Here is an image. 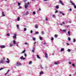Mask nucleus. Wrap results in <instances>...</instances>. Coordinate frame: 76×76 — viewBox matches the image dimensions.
<instances>
[{"instance_id": "338daca9", "label": "nucleus", "mask_w": 76, "mask_h": 76, "mask_svg": "<svg viewBox=\"0 0 76 76\" xmlns=\"http://www.w3.org/2000/svg\"><path fill=\"white\" fill-rule=\"evenodd\" d=\"M69 26H66V27H67V28H69Z\"/></svg>"}, {"instance_id": "5701e85b", "label": "nucleus", "mask_w": 76, "mask_h": 76, "mask_svg": "<svg viewBox=\"0 0 76 76\" xmlns=\"http://www.w3.org/2000/svg\"><path fill=\"white\" fill-rule=\"evenodd\" d=\"M56 9H58L59 8V7L57 5L56 6Z\"/></svg>"}, {"instance_id": "49530a36", "label": "nucleus", "mask_w": 76, "mask_h": 76, "mask_svg": "<svg viewBox=\"0 0 76 76\" xmlns=\"http://www.w3.org/2000/svg\"><path fill=\"white\" fill-rule=\"evenodd\" d=\"M33 14L34 15H35V12H33Z\"/></svg>"}, {"instance_id": "680f3d73", "label": "nucleus", "mask_w": 76, "mask_h": 76, "mask_svg": "<svg viewBox=\"0 0 76 76\" xmlns=\"http://www.w3.org/2000/svg\"><path fill=\"white\" fill-rule=\"evenodd\" d=\"M66 45H69V44L68 43H66Z\"/></svg>"}, {"instance_id": "72a5a7b5", "label": "nucleus", "mask_w": 76, "mask_h": 76, "mask_svg": "<svg viewBox=\"0 0 76 76\" xmlns=\"http://www.w3.org/2000/svg\"><path fill=\"white\" fill-rule=\"evenodd\" d=\"M58 35H57V34H55V37H56V38H57V37H58Z\"/></svg>"}, {"instance_id": "4468645a", "label": "nucleus", "mask_w": 76, "mask_h": 76, "mask_svg": "<svg viewBox=\"0 0 76 76\" xmlns=\"http://www.w3.org/2000/svg\"><path fill=\"white\" fill-rule=\"evenodd\" d=\"M37 58H39V59H41V58L39 57V55H37Z\"/></svg>"}, {"instance_id": "412c9836", "label": "nucleus", "mask_w": 76, "mask_h": 76, "mask_svg": "<svg viewBox=\"0 0 76 76\" xmlns=\"http://www.w3.org/2000/svg\"><path fill=\"white\" fill-rule=\"evenodd\" d=\"M43 74V72L42 71L40 72L39 73V75H42Z\"/></svg>"}, {"instance_id": "f03ea898", "label": "nucleus", "mask_w": 76, "mask_h": 76, "mask_svg": "<svg viewBox=\"0 0 76 76\" xmlns=\"http://www.w3.org/2000/svg\"><path fill=\"white\" fill-rule=\"evenodd\" d=\"M13 42L14 44H15L16 45V44H19L20 42H16L15 40H13Z\"/></svg>"}, {"instance_id": "393cba45", "label": "nucleus", "mask_w": 76, "mask_h": 76, "mask_svg": "<svg viewBox=\"0 0 76 76\" xmlns=\"http://www.w3.org/2000/svg\"><path fill=\"white\" fill-rule=\"evenodd\" d=\"M39 34V32H36L35 33V34H34V35H35V34Z\"/></svg>"}, {"instance_id": "6ab92c4d", "label": "nucleus", "mask_w": 76, "mask_h": 76, "mask_svg": "<svg viewBox=\"0 0 76 76\" xmlns=\"http://www.w3.org/2000/svg\"><path fill=\"white\" fill-rule=\"evenodd\" d=\"M68 41H70V40H71V39L70 38V37H68Z\"/></svg>"}, {"instance_id": "e433bc0d", "label": "nucleus", "mask_w": 76, "mask_h": 76, "mask_svg": "<svg viewBox=\"0 0 76 76\" xmlns=\"http://www.w3.org/2000/svg\"><path fill=\"white\" fill-rule=\"evenodd\" d=\"M53 18H56V15H53Z\"/></svg>"}, {"instance_id": "2f4dec72", "label": "nucleus", "mask_w": 76, "mask_h": 76, "mask_svg": "<svg viewBox=\"0 0 76 76\" xmlns=\"http://www.w3.org/2000/svg\"><path fill=\"white\" fill-rule=\"evenodd\" d=\"M14 36H17V34H16V33H15L14 34Z\"/></svg>"}, {"instance_id": "79ce46f5", "label": "nucleus", "mask_w": 76, "mask_h": 76, "mask_svg": "<svg viewBox=\"0 0 76 76\" xmlns=\"http://www.w3.org/2000/svg\"><path fill=\"white\" fill-rule=\"evenodd\" d=\"M18 6H20V3L18 2Z\"/></svg>"}, {"instance_id": "c03bdc74", "label": "nucleus", "mask_w": 76, "mask_h": 76, "mask_svg": "<svg viewBox=\"0 0 76 76\" xmlns=\"http://www.w3.org/2000/svg\"><path fill=\"white\" fill-rule=\"evenodd\" d=\"M3 69H4V68H2L0 69V70H3Z\"/></svg>"}, {"instance_id": "0e129e2a", "label": "nucleus", "mask_w": 76, "mask_h": 76, "mask_svg": "<svg viewBox=\"0 0 76 76\" xmlns=\"http://www.w3.org/2000/svg\"><path fill=\"white\" fill-rule=\"evenodd\" d=\"M45 20H48V19L47 18H46Z\"/></svg>"}, {"instance_id": "bb28decb", "label": "nucleus", "mask_w": 76, "mask_h": 76, "mask_svg": "<svg viewBox=\"0 0 76 76\" xmlns=\"http://www.w3.org/2000/svg\"><path fill=\"white\" fill-rule=\"evenodd\" d=\"M36 39L35 37H33V41H35Z\"/></svg>"}, {"instance_id": "ddd939ff", "label": "nucleus", "mask_w": 76, "mask_h": 76, "mask_svg": "<svg viewBox=\"0 0 76 76\" xmlns=\"http://www.w3.org/2000/svg\"><path fill=\"white\" fill-rule=\"evenodd\" d=\"M60 30H61V31H62L63 32H66V30L65 29H64V30H62L61 29H60Z\"/></svg>"}, {"instance_id": "09e8293b", "label": "nucleus", "mask_w": 76, "mask_h": 76, "mask_svg": "<svg viewBox=\"0 0 76 76\" xmlns=\"http://www.w3.org/2000/svg\"><path fill=\"white\" fill-rule=\"evenodd\" d=\"M40 67L41 68V69H43V68L42 67V65H40Z\"/></svg>"}, {"instance_id": "f8f14e48", "label": "nucleus", "mask_w": 76, "mask_h": 76, "mask_svg": "<svg viewBox=\"0 0 76 76\" xmlns=\"http://www.w3.org/2000/svg\"><path fill=\"white\" fill-rule=\"evenodd\" d=\"M2 16H3V17L5 16V15H4V12H2Z\"/></svg>"}, {"instance_id": "20e7f679", "label": "nucleus", "mask_w": 76, "mask_h": 76, "mask_svg": "<svg viewBox=\"0 0 76 76\" xmlns=\"http://www.w3.org/2000/svg\"><path fill=\"white\" fill-rule=\"evenodd\" d=\"M16 65L17 66H19L21 65V64L20 63V62H18L16 63Z\"/></svg>"}, {"instance_id": "c85d7f7f", "label": "nucleus", "mask_w": 76, "mask_h": 76, "mask_svg": "<svg viewBox=\"0 0 76 76\" xmlns=\"http://www.w3.org/2000/svg\"><path fill=\"white\" fill-rule=\"evenodd\" d=\"M13 38L14 39H16V37L15 36H14L13 37Z\"/></svg>"}, {"instance_id": "f257e3e1", "label": "nucleus", "mask_w": 76, "mask_h": 76, "mask_svg": "<svg viewBox=\"0 0 76 76\" xmlns=\"http://www.w3.org/2000/svg\"><path fill=\"white\" fill-rule=\"evenodd\" d=\"M70 3L72 4V5H73L74 6V7L75 9H76V6L75 5V4L72 1H70Z\"/></svg>"}, {"instance_id": "f3484780", "label": "nucleus", "mask_w": 76, "mask_h": 76, "mask_svg": "<svg viewBox=\"0 0 76 76\" xmlns=\"http://www.w3.org/2000/svg\"><path fill=\"white\" fill-rule=\"evenodd\" d=\"M68 34L69 36H70V32L69 31H68Z\"/></svg>"}, {"instance_id": "473e14b6", "label": "nucleus", "mask_w": 76, "mask_h": 76, "mask_svg": "<svg viewBox=\"0 0 76 76\" xmlns=\"http://www.w3.org/2000/svg\"><path fill=\"white\" fill-rule=\"evenodd\" d=\"M24 31H26V28H24Z\"/></svg>"}, {"instance_id": "7ed1b4c3", "label": "nucleus", "mask_w": 76, "mask_h": 76, "mask_svg": "<svg viewBox=\"0 0 76 76\" xmlns=\"http://www.w3.org/2000/svg\"><path fill=\"white\" fill-rule=\"evenodd\" d=\"M0 64H4V61L2 59L0 60Z\"/></svg>"}, {"instance_id": "13d9d810", "label": "nucleus", "mask_w": 76, "mask_h": 76, "mask_svg": "<svg viewBox=\"0 0 76 76\" xmlns=\"http://www.w3.org/2000/svg\"><path fill=\"white\" fill-rule=\"evenodd\" d=\"M59 25H61V26H63V24H60Z\"/></svg>"}, {"instance_id": "b1692460", "label": "nucleus", "mask_w": 76, "mask_h": 76, "mask_svg": "<svg viewBox=\"0 0 76 76\" xmlns=\"http://www.w3.org/2000/svg\"><path fill=\"white\" fill-rule=\"evenodd\" d=\"M73 42H76V39H74L73 40Z\"/></svg>"}, {"instance_id": "a18cd8bd", "label": "nucleus", "mask_w": 76, "mask_h": 76, "mask_svg": "<svg viewBox=\"0 0 76 76\" xmlns=\"http://www.w3.org/2000/svg\"><path fill=\"white\" fill-rule=\"evenodd\" d=\"M55 13H58V11L56 10L55 12Z\"/></svg>"}, {"instance_id": "4c0bfd02", "label": "nucleus", "mask_w": 76, "mask_h": 76, "mask_svg": "<svg viewBox=\"0 0 76 76\" xmlns=\"http://www.w3.org/2000/svg\"><path fill=\"white\" fill-rule=\"evenodd\" d=\"M69 11H72V9L71 8H70V9L68 10Z\"/></svg>"}, {"instance_id": "2eb2a0df", "label": "nucleus", "mask_w": 76, "mask_h": 76, "mask_svg": "<svg viewBox=\"0 0 76 76\" xmlns=\"http://www.w3.org/2000/svg\"><path fill=\"white\" fill-rule=\"evenodd\" d=\"M64 50V48H62L61 50V51H63Z\"/></svg>"}, {"instance_id": "4be33fe9", "label": "nucleus", "mask_w": 76, "mask_h": 76, "mask_svg": "<svg viewBox=\"0 0 76 76\" xmlns=\"http://www.w3.org/2000/svg\"><path fill=\"white\" fill-rule=\"evenodd\" d=\"M41 34L42 35H44V31H42L41 32Z\"/></svg>"}, {"instance_id": "c9c22d12", "label": "nucleus", "mask_w": 76, "mask_h": 76, "mask_svg": "<svg viewBox=\"0 0 76 76\" xmlns=\"http://www.w3.org/2000/svg\"><path fill=\"white\" fill-rule=\"evenodd\" d=\"M23 56H22L21 57V58H20V59H21V60H23Z\"/></svg>"}, {"instance_id": "7c9ffc66", "label": "nucleus", "mask_w": 76, "mask_h": 76, "mask_svg": "<svg viewBox=\"0 0 76 76\" xmlns=\"http://www.w3.org/2000/svg\"><path fill=\"white\" fill-rule=\"evenodd\" d=\"M7 36H8V37H9V36H10V34L9 33H8L7 34Z\"/></svg>"}, {"instance_id": "423d86ee", "label": "nucleus", "mask_w": 76, "mask_h": 76, "mask_svg": "<svg viewBox=\"0 0 76 76\" xmlns=\"http://www.w3.org/2000/svg\"><path fill=\"white\" fill-rule=\"evenodd\" d=\"M25 8L26 9H27V8H28V5L26 4V3H25Z\"/></svg>"}, {"instance_id": "6e6552de", "label": "nucleus", "mask_w": 76, "mask_h": 76, "mask_svg": "<svg viewBox=\"0 0 76 76\" xmlns=\"http://www.w3.org/2000/svg\"><path fill=\"white\" fill-rule=\"evenodd\" d=\"M59 2L60 3H61V4H62V5H64V3H63L62 2V1H61L60 0Z\"/></svg>"}, {"instance_id": "a19ab883", "label": "nucleus", "mask_w": 76, "mask_h": 76, "mask_svg": "<svg viewBox=\"0 0 76 76\" xmlns=\"http://www.w3.org/2000/svg\"><path fill=\"white\" fill-rule=\"evenodd\" d=\"M72 66H73V67H75V64H72Z\"/></svg>"}, {"instance_id": "cd10ccee", "label": "nucleus", "mask_w": 76, "mask_h": 76, "mask_svg": "<svg viewBox=\"0 0 76 76\" xmlns=\"http://www.w3.org/2000/svg\"><path fill=\"white\" fill-rule=\"evenodd\" d=\"M6 62L7 63H10V61H7Z\"/></svg>"}, {"instance_id": "69168bd1", "label": "nucleus", "mask_w": 76, "mask_h": 76, "mask_svg": "<svg viewBox=\"0 0 76 76\" xmlns=\"http://www.w3.org/2000/svg\"><path fill=\"white\" fill-rule=\"evenodd\" d=\"M7 72L5 74V75H7Z\"/></svg>"}, {"instance_id": "37998d69", "label": "nucleus", "mask_w": 76, "mask_h": 76, "mask_svg": "<svg viewBox=\"0 0 76 76\" xmlns=\"http://www.w3.org/2000/svg\"><path fill=\"white\" fill-rule=\"evenodd\" d=\"M32 64V62L31 61L29 62V64Z\"/></svg>"}, {"instance_id": "9b49d317", "label": "nucleus", "mask_w": 76, "mask_h": 76, "mask_svg": "<svg viewBox=\"0 0 76 76\" xmlns=\"http://www.w3.org/2000/svg\"><path fill=\"white\" fill-rule=\"evenodd\" d=\"M35 50V47L33 48L32 50V52L33 53H34V50Z\"/></svg>"}, {"instance_id": "de8ad7c7", "label": "nucleus", "mask_w": 76, "mask_h": 76, "mask_svg": "<svg viewBox=\"0 0 76 76\" xmlns=\"http://www.w3.org/2000/svg\"><path fill=\"white\" fill-rule=\"evenodd\" d=\"M33 33V31H32V30H31V34H32V33Z\"/></svg>"}, {"instance_id": "603ef678", "label": "nucleus", "mask_w": 76, "mask_h": 76, "mask_svg": "<svg viewBox=\"0 0 76 76\" xmlns=\"http://www.w3.org/2000/svg\"><path fill=\"white\" fill-rule=\"evenodd\" d=\"M24 56H25V57H26V56H27L26 54H24Z\"/></svg>"}, {"instance_id": "a878e982", "label": "nucleus", "mask_w": 76, "mask_h": 76, "mask_svg": "<svg viewBox=\"0 0 76 76\" xmlns=\"http://www.w3.org/2000/svg\"><path fill=\"white\" fill-rule=\"evenodd\" d=\"M55 64H58V62H55L54 63Z\"/></svg>"}, {"instance_id": "ea45409f", "label": "nucleus", "mask_w": 76, "mask_h": 76, "mask_svg": "<svg viewBox=\"0 0 76 76\" xmlns=\"http://www.w3.org/2000/svg\"><path fill=\"white\" fill-rule=\"evenodd\" d=\"M51 40L52 41H53V40H54V38L53 37H52L51 38Z\"/></svg>"}, {"instance_id": "a211bd4d", "label": "nucleus", "mask_w": 76, "mask_h": 76, "mask_svg": "<svg viewBox=\"0 0 76 76\" xmlns=\"http://www.w3.org/2000/svg\"><path fill=\"white\" fill-rule=\"evenodd\" d=\"M10 47H12V46H13V44H12V43H11L10 44Z\"/></svg>"}, {"instance_id": "39448f33", "label": "nucleus", "mask_w": 76, "mask_h": 76, "mask_svg": "<svg viewBox=\"0 0 76 76\" xmlns=\"http://www.w3.org/2000/svg\"><path fill=\"white\" fill-rule=\"evenodd\" d=\"M0 47L1 48H6V46L4 45H1L0 46Z\"/></svg>"}, {"instance_id": "052dcab7", "label": "nucleus", "mask_w": 76, "mask_h": 76, "mask_svg": "<svg viewBox=\"0 0 76 76\" xmlns=\"http://www.w3.org/2000/svg\"><path fill=\"white\" fill-rule=\"evenodd\" d=\"M29 4H30L29 3V2H28V5H29Z\"/></svg>"}, {"instance_id": "c756f323", "label": "nucleus", "mask_w": 76, "mask_h": 76, "mask_svg": "<svg viewBox=\"0 0 76 76\" xmlns=\"http://www.w3.org/2000/svg\"><path fill=\"white\" fill-rule=\"evenodd\" d=\"M25 52V50H23L22 52L21 53H24Z\"/></svg>"}, {"instance_id": "4d7b16f0", "label": "nucleus", "mask_w": 76, "mask_h": 76, "mask_svg": "<svg viewBox=\"0 0 76 76\" xmlns=\"http://www.w3.org/2000/svg\"><path fill=\"white\" fill-rule=\"evenodd\" d=\"M21 8H22V7H20L19 8H18L19 9H21Z\"/></svg>"}, {"instance_id": "0eeeda50", "label": "nucleus", "mask_w": 76, "mask_h": 76, "mask_svg": "<svg viewBox=\"0 0 76 76\" xmlns=\"http://www.w3.org/2000/svg\"><path fill=\"white\" fill-rule=\"evenodd\" d=\"M45 57L46 58H48V54L46 52L45 53Z\"/></svg>"}, {"instance_id": "6e6d98bb", "label": "nucleus", "mask_w": 76, "mask_h": 76, "mask_svg": "<svg viewBox=\"0 0 76 76\" xmlns=\"http://www.w3.org/2000/svg\"><path fill=\"white\" fill-rule=\"evenodd\" d=\"M62 23L63 24H64V25H65V23H64V22H62Z\"/></svg>"}, {"instance_id": "1a4fd4ad", "label": "nucleus", "mask_w": 76, "mask_h": 76, "mask_svg": "<svg viewBox=\"0 0 76 76\" xmlns=\"http://www.w3.org/2000/svg\"><path fill=\"white\" fill-rule=\"evenodd\" d=\"M60 13V14H62V15H63V16H64V15H65V14H64V13H63V12H59Z\"/></svg>"}, {"instance_id": "9d476101", "label": "nucleus", "mask_w": 76, "mask_h": 76, "mask_svg": "<svg viewBox=\"0 0 76 76\" xmlns=\"http://www.w3.org/2000/svg\"><path fill=\"white\" fill-rule=\"evenodd\" d=\"M19 25H17V29H18L19 31H20V28H19Z\"/></svg>"}, {"instance_id": "e2e57ef3", "label": "nucleus", "mask_w": 76, "mask_h": 76, "mask_svg": "<svg viewBox=\"0 0 76 76\" xmlns=\"http://www.w3.org/2000/svg\"><path fill=\"white\" fill-rule=\"evenodd\" d=\"M26 1V0H23L24 2H25V1Z\"/></svg>"}, {"instance_id": "8fccbe9b", "label": "nucleus", "mask_w": 76, "mask_h": 76, "mask_svg": "<svg viewBox=\"0 0 76 76\" xmlns=\"http://www.w3.org/2000/svg\"><path fill=\"white\" fill-rule=\"evenodd\" d=\"M25 44L26 45H27V44H28V43H27V42H25Z\"/></svg>"}, {"instance_id": "5fc2aeb1", "label": "nucleus", "mask_w": 76, "mask_h": 76, "mask_svg": "<svg viewBox=\"0 0 76 76\" xmlns=\"http://www.w3.org/2000/svg\"><path fill=\"white\" fill-rule=\"evenodd\" d=\"M23 60H25V58H23Z\"/></svg>"}, {"instance_id": "bf43d9fd", "label": "nucleus", "mask_w": 76, "mask_h": 76, "mask_svg": "<svg viewBox=\"0 0 76 76\" xmlns=\"http://www.w3.org/2000/svg\"><path fill=\"white\" fill-rule=\"evenodd\" d=\"M69 64H72V62H69Z\"/></svg>"}, {"instance_id": "3c124183", "label": "nucleus", "mask_w": 76, "mask_h": 76, "mask_svg": "<svg viewBox=\"0 0 76 76\" xmlns=\"http://www.w3.org/2000/svg\"><path fill=\"white\" fill-rule=\"evenodd\" d=\"M43 44H44V45H46V44H47V43L45 42L43 43Z\"/></svg>"}, {"instance_id": "dca6fc26", "label": "nucleus", "mask_w": 76, "mask_h": 76, "mask_svg": "<svg viewBox=\"0 0 76 76\" xmlns=\"http://www.w3.org/2000/svg\"><path fill=\"white\" fill-rule=\"evenodd\" d=\"M35 28H36V29H37V28H38V25H36L35 26Z\"/></svg>"}, {"instance_id": "f704fd0d", "label": "nucleus", "mask_w": 76, "mask_h": 76, "mask_svg": "<svg viewBox=\"0 0 76 76\" xmlns=\"http://www.w3.org/2000/svg\"><path fill=\"white\" fill-rule=\"evenodd\" d=\"M39 39L40 40H42V37H40Z\"/></svg>"}, {"instance_id": "aec40b11", "label": "nucleus", "mask_w": 76, "mask_h": 76, "mask_svg": "<svg viewBox=\"0 0 76 76\" xmlns=\"http://www.w3.org/2000/svg\"><path fill=\"white\" fill-rule=\"evenodd\" d=\"M20 20V17H18V18H17V20L18 21H19Z\"/></svg>"}, {"instance_id": "58836bf2", "label": "nucleus", "mask_w": 76, "mask_h": 76, "mask_svg": "<svg viewBox=\"0 0 76 76\" xmlns=\"http://www.w3.org/2000/svg\"><path fill=\"white\" fill-rule=\"evenodd\" d=\"M67 51L68 52H70V49H69L67 50Z\"/></svg>"}, {"instance_id": "864d4df0", "label": "nucleus", "mask_w": 76, "mask_h": 76, "mask_svg": "<svg viewBox=\"0 0 76 76\" xmlns=\"http://www.w3.org/2000/svg\"><path fill=\"white\" fill-rule=\"evenodd\" d=\"M39 10L40 11H41V8H39Z\"/></svg>"}, {"instance_id": "774afa93", "label": "nucleus", "mask_w": 76, "mask_h": 76, "mask_svg": "<svg viewBox=\"0 0 76 76\" xmlns=\"http://www.w3.org/2000/svg\"><path fill=\"white\" fill-rule=\"evenodd\" d=\"M69 76H72V75H71V74H70V75H69Z\"/></svg>"}]
</instances>
